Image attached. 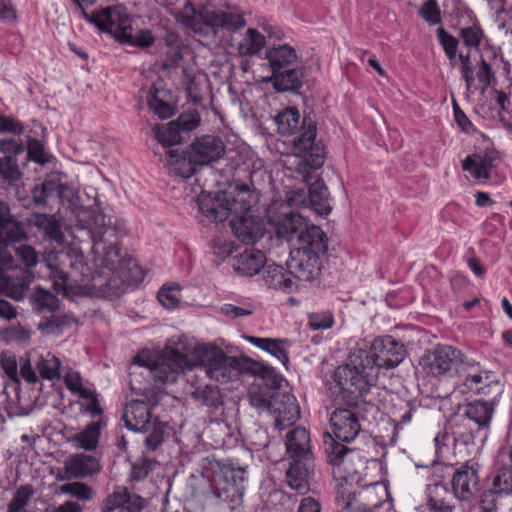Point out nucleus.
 <instances>
[{
	"instance_id": "e2e57ef3",
	"label": "nucleus",
	"mask_w": 512,
	"mask_h": 512,
	"mask_svg": "<svg viewBox=\"0 0 512 512\" xmlns=\"http://www.w3.org/2000/svg\"><path fill=\"white\" fill-rule=\"evenodd\" d=\"M174 122L182 133H187L199 126L200 118L197 113H183Z\"/></svg>"
},
{
	"instance_id": "f03ea898",
	"label": "nucleus",
	"mask_w": 512,
	"mask_h": 512,
	"mask_svg": "<svg viewBox=\"0 0 512 512\" xmlns=\"http://www.w3.org/2000/svg\"><path fill=\"white\" fill-rule=\"evenodd\" d=\"M405 346L390 335L374 339L370 351L353 349L348 362L338 366L332 376L329 390L337 402L354 405L373 385L376 368L393 369L405 358Z\"/></svg>"
},
{
	"instance_id": "09e8293b",
	"label": "nucleus",
	"mask_w": 512,
	"mask_h": 512,
	"mask_svg": "<svg viewBox=\"0 0 512 512\" xmlns=\"http://www.w3.org/2000/svg\"><path fill=\"white\" fill-rule=\"evenodd\" d=\"M308 325L314 331L329 329L334 325V315L330 310L309 313Z\"/></svg>"
},
{
	"instance_id": "e433bc0d",
	"label": "nucleus",
	"mask_w": 512,
	"mask_h": 512,
	"mask_svg": "<svg viewBox=\"0 0 512 512\" xmlns=\"http://www.w3.org/2000/svg\"><path fill=\"white\" fill-rule=\"evenodd\" d=\"M30 304L37 313H51L60 309V300L49 290L37 287L29 296Z\"/></svg>"
},
{
	"instance_id": "864d4df0",
	"label": "nucleus",
	"mask_w": 512,
	"mask_h": 512,
	"mask_svg": "<svg viewBox=\"0 0 512 512\" xmlns=\"http://www.w3.org/2000/svg\"><path fill=\"white\" fill-rule=\"evenodd\" d=\"M32 494L33 491L29 486H21L18 488L14 497L8 504L7 512H21L27 505Z\"/></svg>"
},
{
	"instance_id": "473e14b6",
	"label": "nucleus",
	"mask_w": 512,
	"mask_h": 512,
	"mask_svg": "<svg viewBox=\"0 0 512 512\" xmlns=\"http://www.w3.org/2000/svg\"><path fill=\"white\" fill-rule=\"evenodd\" d=\"M494 403L495 400L487 398L486 400H475L466 405L465 415L477 424V431L489 427L494 412Z\"/></svg>"
},
{
	"instance_id": "680f3d73",
	"label": "nucleus",
	"mask_w": 512,
	"mask_h": 512,
	"mask_svg": "<svg viewBox=\"0 0 512 512\" xmlns=\"http://www.w3.org/2000/svg\"><path fill=\"white\" fill-rule=\"evenodd\" d=\"M482 370L480 365L473 360H469L465 355L462 358V363L457 369L455 377H457L461 383L465 382L470 378V375L479 373Z\"/></svg>"
},
{
	"instance_id": "7ed1b4c3",
	"label": "nucleus",
	"mask_w": 512,
	"mask_h": 512,
	"mask_svg": "<svg viewBox=\"0 0 512 512\" xmlns=\"http://www.w3.org/2000/svg\"><path fill=\"white\" fill-rule=\"evenodd\" d=\"M277 131L283 136L296 135L292 141L293 153L302 160L298 171L308 182V168L320 169L326 159V149L322 140L317 139V122L309 115L301 116L295 107H287L274 118Z\"/></svg>"
},
{
	"instance_id": "3c124183",
	"label": "nucleus",
	"mask_w": 512,
	"mask_h": 512,
	"mask_svg": "<svg viewBox=\"0 0 512 512\" xmlns=\"http://www.w3.org/2000/svg\"><path fill=\"white\" fill-rule=\"evenodd\" d=\"M418 14L429 25L441 23V10L436 0L425 1L420 7Z\"/></svg>"
},
{
	"instance_id": "774afa93",
	"label": "nucleus",
	"mask_w": 512,
	"mask_h": 512,
	"mask_svg": "<svg viewBox=\"0 0 512 512\" xmlns=\"http://www.w3.org/2000/svg\"><path fill=\"white\" fill-rule=\"evenodd\" d=\"M66 319V315L60 317L52 315L51 317L41 321L38 328L45 333H53L56 329H59L62 325L66 324Z\"/></svg>"
},
{
	"instance_id": "1a4fd4ad",
	"label": "nucleus",
	"mask_w": 512,
	"mask_h": 512,
	"mask_svg": "<svg viewBox=\"0 0 512 512\" xmlns=\"http://www.w3.org/2000/svg\"><path fill=\"white\" fill-rule=\"evenodd\" d=\"M125 426L134 432L148 433L145 438L147 451H155L163 442L165 425L157 417H152V406L141 399L126 404L122 416Z\"/></svg>"
},
{
	"instance_id": "9d476101",
	"label": "nucleus",
	"mask_w": 512,
	"mask_h": 512,
	"mask_svg": "<svg viewBox=\"0 0 512 512\" xmlns=\"http://www.w3.org/2000/svg\"><path fill=\"white\" fill-rule=\"evenodd\" d=\"M245 473V468L229 466H224L213 473L210 494L218 504H224L232 511L242 505Z\"/></svg>"
},
{
	"instance_id": "423d86ee",
	"label": "nucleus",
	"mask_w": 512,
	"mask_h": 512,
	"mask_svg": "<svg viewBox=\"0 0 512 512\" xmlns=\"http://www.w3.org/2000/svg\"><path fill=\"white\" fill-rule=\"evenodd\" d=\"M183 24L202 37H215L219 29L238 31L246 25L240 13L210 8L201 3L197 8L191 2L185 5Z\"/></svg>"
},
{
	"instance_id": "49530a36",
	"label": "nucleus",
	"mask_w": 512,
	"mask_h": 512,
	"mask_svg": "<svg viewBox=\"0 0 512 512\" xmlns=\"http://www.w3.org/2000/svg\"><path fill=\"white\" fill-rule=\"evenodd\" d=\"M459 36L466 47L478 48L485 35L480 25L475 23L472 26L461 28Z\"/></svg>"
},
{
	"instance_id": "69168bd1",
	"label": "nucleus",
	"mask_w": 512,
	"mask_h": 512,
	"mask_svg": "<svg viewBox=\"0 0 512 512\" xmlns=\"http://www.w3.org/2000/svg\"><path fill=\"white\" fill-rule=\"evenodd\" d=\"M220 312L230 319H235L250 316L252 315L253 310L250 305H247L246 307H238L233 304L226 303L220 307Z\"/></svg>"
},
{
	"instance_id": "dca6fc26",
	"label": "nucleus",
	"mask_w": 512,
	"mask_h": 512,
	"mask_svg": "<svg viewBox=\"0 0 512 512\" xmlns=\"http://www.w3.org/2000/svg\"><path fill=\"white\" fill-rule=\"evenodd\" d=\"M322 254L303 250V248H294L290 251L287 267L295 278L301 281H312L321 273L320 255Z\"/></svg>"
},
{
	"instance_id": "393cba45",
	"label": "nucleus",
	"mask_w": 512,
	"mask_h": 512,
	"mask_svg": "<svg viewBox=\"0 0 512 512\" xmlns=\"http://www.w3.org/2000/svg\"><path fill=\"white\" fill-rule=\"evenodd\" d=\"M99 470V462L94 456L84 453L72 455L69 459L65 461L66 476L61 477L60 480L71 478H85L88 476H92Z\"/></svg>"
},
{
	"instance_id": "f8f14e48",
	"label": "nucleus",
	"mask_w": 512,
	"mask_h": 512,
	"mask_svg": "<svg viewBox=\"0 0 512 512\" xmlns=\"http://www.w3.org/2000/svg\"><path fill=\"white\" fill-rule=\"evenodd\" d=\"M133 364L147 368L155 382L161 384H173L177 381L179 373L193 368L187 355L174 348L165 349L160 361L144 359L143 356L137 355L133 359Z\"/></svg>"
},
{
	"instance_id": "cd10ccee",
	"label": "nucleus",
	"mask_w": 512,
	"mask_h": 512,
	"mask_svg": "<svg viewBox=\"0 0 512 512\" xmlns=\"http://www.w3.org/2000/svg\"><path fill=\"white\" fill-rule=\"evenodd\" d=\"M167 163L170 170L175 175L182 178H190L193 176L199 166L196 163L190 149L188 151L179 152L178 150L169 149L166 151Z\"/></svg>"
},
{
	"instance_id": "aec40b11",
	"label": "nucleus",
	"mask_w": 512,
	"mask_h": 512,
	"mask_svg": "<svg viewBox=\"0 0 512 512\" xmlns=\"http://www.w3.org/2000/svg\"><path fill=\"white\" fill-rule=\"evenodd\" d=\"M427 508L431 512H465L461 502L447 486L441 481H436L427 486Z\"/></svg>"
},
{
	"instance_id": "a18cd8bd",
	"label": "nucleus",
	"mask_w": 512,
	"mask_h": 512,
	"mask_svg": "<svg viewBox=\"0 0 512 512\" xmlns=\"http://www.w3.org/2000/svg\"><path fill=\"white\" fill-rule=\"evenodd\" d=\"M59 188V183L54 180H45L41 185L32 190V197L37 205H46Z\"/></svg>"
},
{
	"instance_id": "f3484780",
	"label": "nucleus",
	"mask_w": 512,
	"mask_h": 512,
	"mask_svg": "<svg viewBox=\"0 0 512 512\" xmlns=\"http://www.w3.org/2000/svg\"><path fill=\"white\" fill-rule=\"evenodd\" d=\"M479 484L478 469L468 464L457 468L451 480L453 495L459 502L471 501L479 491Z\"/></svg>"
},
{
	"instance_id": "052dcab7",
	"label": "nucleus",
	"mask_w": 512,
	"mask_h": 512,
	"mask_svg": "<svg viewBox=\"0 0 512 512\" xmlns=\"http://www.w3.org/2000/svg\"><path fill=\"white\" fill-rule=\"evenodd\" d=\"M462 168L464 171H468L475 179H489L490 173H487L473 156H467L462 161Z\"/></svg>"
},
{
	"instance_id": "13d9d810",
	"label": "nucleus",
	"mask_w": 512,
	"mask_h": 512,
	"mask_svg": "<svg viewBox=\"0 0 512 512\" xmlns=\"http://www.w3.org/2000/svg\"><path fill=\"white\" fill-rule=\"evenodd\" d=\"M16 256L26 268L23 270L29 271V268L34 267L38 263V255L35 249L29 245H20L16 248Z\"/></svg>"
},
{
	"instance_id": "72a5a7b5",
	"label": "nucleus",
	"mask_w": 512,
	"mask_h": 512,
	"mask_svg": "<svg viewBox=\"0 0 512 512\" xmlns=\"http://www.w3.org/2000/svg\"><path fill=\"white\" fill-rule=\"evenodd\" d=\"M308 202L318 215H328L331 210V198L328 188L322 179H316L309 185Z\"/></svg>"
},
{
	"instance_id": "6ab92c4d",
	"label": "nucleus",
	"mask_w": 512,
	"mask_h": 512,
	"mask_svg": "<svg viewBox=\"0 0 512 512\" xmlns=\"http://www.w3.org/2000/svg\"><path fill=\"white\" fill-rule=\"evenodd\" d=\"M504 497H512V466L508 464L495 470L490 487L482 494V502L485 507L496 508Z\"/></svg>"
},
{
	"instance_id": "c756f323",
	"label": "nucleus",
	"mask_w": 512,
	"mask_h": 512,
	"mask_svg": "<svg viewBox=\"0 0 512 512\" xmlns=\"http://www.w3.org/2000/svg\"><path fill=\"white\" fill-rule=\"evenodd\" d=\"M296 240L299 244L297 248H303V250L325 253L328 248L326 234L316 225L308 226L305 223V227L302 228Z\"/></svg>"
},
{
	"instance_id": "0e129e2a",
	"label": "nucleus",
	"mask_w": 512,
	"mask_h": 512,
	"mask_svg": "<svg viewBox=\"0 0 512 512\" xmlns=\"http://www.w3.org/2000/svg\"><path fill=\"white\" fill-rule=\"evenodd\" d=\"M25 146L20 140L13 138L3 139L0 141V152L5 156H11L13 159H17V156L23 153Z\"/></svg>"
},
{
	"instance_id": "c03bdc74",
	"label": "nucleus",
	"mask_w": 512,
	"mask_h": 512,
	"mask_svg": "<svg viewBox=\"0 0 512 512\" xmlns=\"http://www.w3.org/2000/svg\"><path fill=\"white\" fill-rule=\"evenodd\" d=\"M22 176L17 159L11 156L0 157V181L13 183Z\"/></svg>"
},
{
	"instance_id": "bb28decb",
	"label": "nucleus",
	"mask_w": 512,
	"mask_h": 512,
	"mask_svg": "<svg viewBox=\"0 0 512 512\" xmlns=\"http://www.w3.org/2000/svg\"><path fill=\"white\" fill-rule=\"evenodd\" d=\"M264 283L270 289L291 292L295 287L294 275L281 265H265L262 273Z\"/></svg>"
},
{
	"instance_id": "2eb2a0df",
	"label": "nucleus",
	"mask_w": 512,
	"mask_h": 512,
	"mask_svg": "<svg viewBox=\"0 0 512 512\" xmlns=\"http://www.w3.org/2000/svg\"><path fill=\"white\" fill-rule=\"evenodd\" d=\"M464 354L450 345H437L422 358L423 367L433 376L455 377Z\"/></svg>"
},
{
	"instance_id": "412c9836",
	"label": "nucleus",
	"mask_w": 512,
	"mask_h": 512,
	"mask_svg": "<svg viewBox=\"0 0 512 512\" xmlns=\"http://www.w3.org/2000/svg\"><path fill=\"white\" fill-rule=\"evenodd\" d=\"M189 149L201 167L218 161L225 154V145L221 138L212 135L196 138Z\"/></svg>"
},
{
	"instance_id": "ddd939ff",
	"label": "nucleus",
	"mask_w": 512,
	"mask_h": 512,
	"mask_svg": "<svg viewBox=\"0 0 512 512\" xmlns=\"http://www.w3.org/2000/svg\"><path fill=\"white\" fill-rule=\"evenodd\" d=\"M248 358L227 356L220 348L206 347L201 354V364L207 375L218 382H227L248 369Z\"/></svg>"
},
{
	"instance_id": "a19ab883",
	"label": "nucleus",
	"mask_w": 512,
	"mask_h": 512,
	"mask_svg": "<svg viewBox=\"0 0 512 512\" xmlns=\"http://www.w3.org/2000/svg\"><path fill=\"white\" fill-rule=\"evenodd\" d=\"M264 45L265 37L256 29L249 28L238 45V52L241 56H253L258 54Z\"/></svg>"
},
{
	"instance_id": "f257e3e1",
	"label": "nucleus",
	"mask_w": 512,
	"mask_h": 512,
	"mask_svg": "<svg viewBox=\"0 0 512 512\" xmlns=\"http://www.w3.org/2000/svg\"><path fill=\"white\" fill-rule=\"evenodd\" d=\"M79 230L87 231L94 255V266L85 260L82 250L73 247L66 254L69 270L49 265V277L57 293L90 294L97 297L116 298L129 286L142 282L144 275L139 265L130 257L122 256L117 230L106 220L97 207H80L76 214Z\"/></svg>"
},
{
	"instance_id": "20e7f679",
	"label": "nucleus",
	"mask_w": 512,
	"mask_h": 512,
	"mask_svg": "<svg viewBox=\"0 0 512 512\" xmlns=\"http://www.w3.org/2000/svg\"><path fill=\"white\" fill-rule=\"evenodd\" d=\"M285 446L290 461L285 475L286 482L291 489L305 494L310 490L315 474L309 432L303 427L290 430L285 437Z\"/></svg>"
},
{
	"instance_id": "37998d69",
	"label": "nucleus",
	"mask_w": 512,
	"mask_h": 512,
	"mask_svg": "<svg viewBox=\"0 0 512 512\" xmlns=\"http://www.w3.org/2000/svg\"><path fill=\"white\" fill-rule=\"evenodd\" d=\"M380 494H386V489L379 482H375L369 485L362 486L361 490H359L358 497L361 500L366 501L364 505L367 508L372 509L378 507L380 503Z\"/></svg>"
},
{
	"instance_id": "c85d7f7f",
	"label": "nucleus",
	"mask_w": 512,
	"mask_h": 512,
	"mask_svg": "<svg viewBox=\"0 0 512 512\" xmlns=\"http://www.w3.org/2000/svg\"><path fill=\"white\" fill-rule=\"evenodd\" d=\"M266 256L260 250H245L239 254L234 263V270L242 276L252 277L266 265Z\"/></svg>"
},
{
	"instance_id": "c9c22d12",
	"label": "nucleus",
	"mask_w": 512,
	"mask_h": 512,
	"mask_svg": "<svg viewBox=\"0 0 512 512\" xmlns=\"http://www.w3.org/2000/svg\"><path fill=\"white\" fill-rule=\"evenodd\" d=\"M30 222L51 240L57 243L63 241L64 235L61 231V224L55 215L36 213L32 215Z\"/></svg>"
},
{
	"instance_id": "a878e982",
	"label": "nucleus",
	"mask_w": 512,
	"mask_h": 512,
	"mask_svg": "<svg viewBox=\"0 0 512 512\" xmlns=\"http://www.w3.org/2000/svg\"><path fill=\"white\" fill-rule=\"evenodd\" d=\"M230 226L234 235L246 245L254 244L263 237L262 224L252 217H233Z\"/></svg>"
},
{
	"instance_id": "5fc2aeb1",
	"label": "nucleus",
	"mask_w": 512,
	"mask_h": 512,
	"mask_svg": "<svg viewBox=\"0 0 512 512\" xmlns=\"http://www.w3.org/2000/svg\"><path fill=\"white\" fill-rule=\"evenodd\" d=\"M27 158L28 160L34 161L35 163L44 165L49 159L46 154L42 143L35 138H30L28 140L27 146Z\"/></svg>"
},
{
	"instance_id": "8fccbe9b",
	"label": "nucleus",
	"mask_w": 512,
	"mask_h": 512,
	"mask_svg": "<svg viewBox=\"0 0 512 512\" xmlns=\"http://www.w3.org/2000/svg\"><path fill=\"white\" fill-rule=\"evenodd\" d=\"M438 40L443 47V50L450 60L451 64L454 65L457 57L458 40L445 31L444 28L440 27L437 29Z\"/></svg>"
},
{
	"instance_id": "6e6552de",
	"label": "nucleus",
	"mask_w": 512,
	"mask_h": 512,
	"mask_svg": "<svg viewBox=\"0 0 512 512\" xmlns=\"http://www.w3.org/2000/svg\"><path fill=\"white\" fill-rule=\"evenodd\" d=\"M12 263V256L0 245V295L19 301L28 292L33 275L21 267H12ZM0 317L8 320L16 317L14 307L4 299H0Z\"/></svg>"
},
{
	"instance_id": "de8ad7c7",
	"label": "nucleus",
	"mask_w": 512,
	"mask_h": 512,
	"mask_svg": "<svg viewBox=\"0 0 512 512\" xmlns=\"http://www.w3.org/2000/svg\"><path fill=\"white\" fill-rule=\"evenodd\" d=\"M60 490L62 493L82 501H89L93 497L92 488L83 482L64 484L60 487Z\"/></svg>"
},
{
	"instance_id": "2f4dec72",
	"label": "nucleus",
	"mask_w": 512,
	"mask_h": 512,
	"mask_svg": "<svg viewBox=\"0 0 512 512\" xmlns=\"http://www.w3.org/2000/svg\"><path fill=\"white\" fill-rule=\"evenodd\" d=\"M303 71L301 68H286L274 72L270 78L273 87L279 92L298 93L303 84Z\"/></svg>"
},
{
	"instance_id": "bf43d9fd",
	"label": "nucleus",
	"mask_w": 512,
	"mask_h": 512,
	"mask_svg": "<svg viewBox=\"0 0 512 512\" xmlns=\"http://www.w3.org/2000/svg\"><path fill=\"white\" fill-rule=\"evenodd\" d=\"M127 498V489L122 488L114 491L111 495H109L105 501L102 508V512H112L117 508H123L125 505V499Z\"/></svg>"
},
{
	"instance_id": "6e6d98bb",
	"label": "nucleus",
	"mask_w": 512,
	"mask_h": 512,
	"mask_svg": "<svg viewBox=\"0 0 512 512\" xmlns=\"http://www.w3.org/2000/svg\"><path fill=\"white\" fill-rule=\"evenodd\" d=\"M60 362L56 357L41 359L37 364V369L41 377L52 380L59 377Z\"/></svg>"
},
{
	"instance_id": "0eeeda50",
	"label": "nucleus",
	"mask_w": 512,
	"mask_h": 512,
	"mask_svg": "<svg viewBox=\"0 0 512 512\" xmlns=\"http://www.w3.org/2000/svg\"><path fill=\"white\" fill-rule=\"evenodd\" d=\"M90 23L103 33H108L121 43L139 48H147L153 45L154 37L151 31L146 29L132 33V21L125 13L123 7L107 6L96 17H89Z\"/></svg>"
},
{
	"instance_id": "a211bd4d",
	"label": "nucleus",
	"mask_w": 512,
	"mask_h": 512,
	"mask_svg": "<svg viewBox=\"0 0 512 512\" xmlns=\"http://www.w3.org/2000/svg\"><path fill=\"white\" fill-rule=\"evenodd\" d=\"M269 223L275 228L279 239L290 242L297 239L306 222L300 213L282 205L277 213L269 216Z\"/></svg>"
},
{
	"instance_id": "9b49d317",
	"label": "nucleus",
	"mask_w": 512,
	"mask_h": 512,
	"mask_svg": "<svg viewBox=\"0 0 512 512\" xmlns=\"http://www.w3.org/2000/svg\"><path fill=\"white\" fill-rule=\"evenodd\" d=\"M323 444L334 479L360 478L359 473L366 463L360 451L337 442L329 432L324 434Z\"/></svg>"
},
{
	"instance_id": "f704fd0d",
	"label": "nucleus",
	"mask_w": 512,
	"mask_h": 512,
	"mask_svg": "<svg viewBox=\"0 0 512 512\" xmlns=\"http://www.w3.org/2000/svg\"><path fill=\"white\" fill-rule=\"evenodd\" d=\"M272 72L289 68L297 59L296 51L288 44L268 48L265 54Z\"/></svg>"
},
{
	"instance_id": "338daca9",
	"label": "nucleus",
	"mask_w": 512,
	"mask_h": 512,
	"mask_svg": "<svg viewBox=\"0 0 512 512\" xmlns=\"http://www.w3.org/2000/svg\"><path fill=\"white\" fill-rule=\"evenodd\" d=\"M0 365L6 375L12 379L16 380L18 376V365L16 357L13 355L1 354L0 355Z\"/></svg>"
},
{
	"instance_id": "79ce46f5",
	"label": "nucleus",
	"mask_w": 512,
	"mask_h": 512,
	"mask_svg": "<svg viewBox=\"0 0 512 512\" xmlns=\"http://www.w3.org/2000/svg\"><path fill=\"white\" fill-rule=\"evenodd\" d=\"M154 133L157 141L163 148L179 144L182 141V132L178 129L174 121L161 127L157 126L154 129Z\"/></svg>"
},
{
	"instance_id": "58836bf2",
	"label": "nucleus",
	"mask_w": 512,
	"mask_h": 512,
	"mask_svg": "<svg viewBox=\"0 0 512 512\" xmlns=\"http://www.w3.org/2000/svg\"><path fill=\"white\" fill-rule=\"evenodd\" d=\"M27 237L25 226L13 215L5 217L0 223V242L15 243Z\"/></svg>"
},
{
	"instance_id": "b1692460",
	"label": "nucleus",
	"mask_w": 512,
	"mask_h": 512,
	"mask_svg": "<svg viewBox=\"0 0 512 512\" xmlns=\"http://www.w3.org/2000/svg\"><path fill=\"white\" fill-rule=\"evenodd\" d=\"M469 391L483 395L491 400H497L502 393V386L489 371L480 370L479 373L470 375V378L462 383Z\"/></svg>"
},
{
	"instance_id": "4c0bfd02",
	"label": "nucleus",
	"mask_w": 512,
	"mask_h": 512,
	"mask_svg": "<svg viewBox=\"0 0 512 512\" xmlns=\"http://www.w3.org/2000/svg\"><path fill=\"white\" fill-rule=\"evenodd\" d=\"M336 481V500L343 509H349L353 506L359 491L356 486L359 485L360 478L335 479Z\"/></svg>"
},
{
	"instance_id": "ea45409f",
	"label": "nucleus",
	"mask_w": 512,
	"mask_h": 512,
	"mask_svg": "<svg viewBox=\"0 0 512 512\" xmlns=\"http://www.w3.org/2000/svg\"><path fill=\"white\" fill-rule=\"evenodd\" d=\"M104 425L105 423L101 419L93 421L82 432L74 435L72 441L77 442L78 447L86 451H92L98 445L101 429Z\"/></svg>"
},
{
	"instance_id": "5701e85b",
	"label": "nucleus",
	"mask_w": 512,
	"mask_h": 512,
	"mask_svg": "<svg viewBox=\"0 0 512 512\" xmlns=\"http://www.w3.org/2000/svg\"><path fill=\"white\" fill-rule=\"evenodd\" d=\"M270 412L277 414L275 426L279 429L284 427L285 421L297 420L300 413L296 398L288 392L281 391L272 392Z\"/></svg>"
},
{
	"instance_id": "603ef678",
	"label": "nucleus",
	"mask_w": 512,
	"mask_h": 512,
	"mask_svg": "<svg viewBox=\"0 0 512 512\" xmlns=\"http://www.w3.org/2000/svg\"><path fill=\"white\" fill-rule=\"evenodd\" d=\"M180 286H163L158 292L159 302L166 308H176L180 303Z\"/></svg>"
},
{
	"instance_id": "4d7b16f0",
	"label": "nucleus",
	"mask_w": 512,
	"mask_h": 512,
	"mask_svg": "<svg viewBox=\"0 0 512 512\" xmlns=\"http://www.w3.org/2000/svg\"><path fill=\"white\" fill-rule=\"evenodd\" d=\"M194 397L208 407H218L221 404L219 391L212 386L197 390L194 392Z\"/></svg>"
},
{
	"instance_id": "4be33fe9",
	"label": "nucleus",
	"mask_w": 512,
	"mask_h": 512,
	"mask_svg": "<svg viewBox=\"0 0 512 512\" xmlns=\"http://www.w3.org/2000/svg\"><path fill=\"white\" fill-rule=\"evenodd\" d=\"M148 107L161 119H168L176 112V102L171 90L163 87V83H155L148 91Z\"/></svg>"
},
{
	"instance_id": "7c9ffc66",
	"label": "nucleus",
	"mask_w": 512,
	"mask_h": 512,
	"mask_svg": "<svg viewBox=\"0 0 512 512\" xmlns=\"http://www.w3.org/2000/svg\"><path fill=\"white\" fill-rule=\"evenodd\" d=\"M247 340L275 358H277L286 368L289 364V347L291 345L288 339L260 338L248 336Z\"/></svg>"
},
{
	"instance_id": "4468645a",
	"label": "nucleus",
	"mask_w": 512,
	"mask_h": 512,
	"mask_svg": "<svg viewBox=\"0 0 512 512\" xmlns=\"http://www.w3.org/2000/svg\"><path fill=\"white\" fill-rule=\"evenodd\" d=\"M330 392H332L330 390ZM336 407L330 414V425L332 434L329 433L337 442L350 443L357 438L362 431L360 420L355 408L359 405L361 398L354 405L337 402L333 393H331Z\"/></svg>"
},
{
	"instance_id": "39448f33",
	"label": "nucleus",
	"mask_w": 512,
	"mask_h": 512,
	"mask_svg": "<svg viewBox=\"0 0 512 512\" xmlns=\"http://www.w3.org/2000/svg\"><path fill=\"white\" fill-rule=\"evenodd\" d=\"M256 196L248 184H236L230 191L201 194L198 207L201 213L212 222H223L231 214L234 217L244 216L251 207Z\"/></svg>"
}]
</instances>
